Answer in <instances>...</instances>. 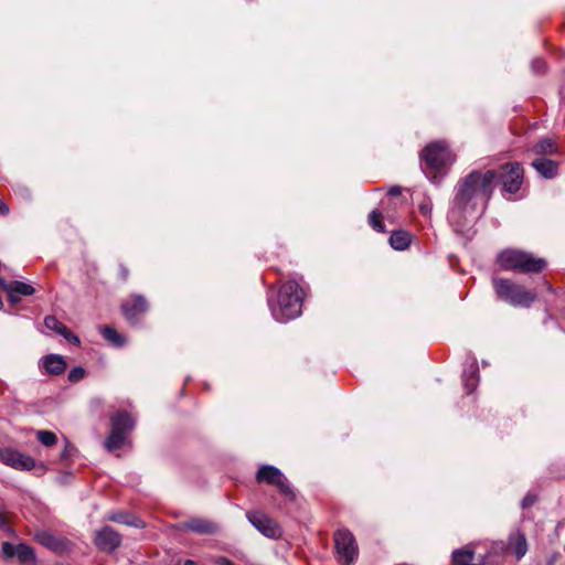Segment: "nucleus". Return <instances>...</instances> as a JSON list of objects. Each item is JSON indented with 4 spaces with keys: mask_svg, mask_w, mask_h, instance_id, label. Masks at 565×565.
Returning a JSON list of instances; mask_svg holds the SVG:
<instances>
[{
    "mask_svg": "<svg viewBox=\"0 0 565 565\" xmlns=\"http://www.w3.org/2000/svg\"><path fill=\"white\" fill-rule=\"evenodd\" d=\"M495 179L493 170H475L459 181L448 212L449 222L459 227L468 217L483 212L494 190Z\"/></svg>",
    "mask_w": 565,
    "mask_h": 565,
    "instance_id": "obj_1",
    "label": "nucleus"
},
{
    "mask_svg": "<svg viewBox=\"0 0 565 565\" xmlns=\"http://www.w3.org/2000/svg\"><path fill=\"white\" fill-rule=\"evenodd\" d=\"M303 289L295 279L288 280L281 286L277 301L268 300L274 319L278 322H287L301 313Z\"/></svg>",
    "mask_w": 565,
    "mask_h": 565,
    "instance_id": "obj_2",
    "label": "nucleus"
},
{
    "mask_svg": "<svg viewBox=\"0 0 565 565\" xmlns=\"http://www.w3.org/2000/svg\"><path fill=\"white\" fill-rule=\"evenodd\" d=\"M497 262L504 270H521L523 273H539L546 266L545 259L535 258L533 255L518 249L501 252Z\"/></svg>",
    "mask_w": 565,
    "mask_h": 565,
    "instance_id": "obj_3",
    "label": "nucleus"
},
{
    "mask_svg": "<svg viewBox=\"0 0 565 565\" xmlns=\"http://www.w3.org/2000/svg\"><path fill=\"white\" fill-rule=\"evenodd\" d=\"M492 284L498 298L513 307L529 308L536 299L534 292L509 279L493 278Z\"/></svg>",
    "mask_w": 565,
    "mask_h": 565,
    "instance_id": "obj_4",
    "label": "nucleus"
},
{
    "mask_svg": "<svg viewBox=\"0 0 565 565\" xmlns=\"http://www.w3.org/2000/svg\"><path fill=\"white\" fill-rule=\"evenodd\" d=\"M111 430L105 441V447L109 450L121 448L126 441V434L135 426L131 416L126 412H118L110 418Z\"/></svg>",
    "mask_w": 565,
    "mask_h": 565,
    "instance_id": "obj_5",
    "label": "nucleus"
},
{
    "mask_svg": "<svg viewBox=\"0 0 565 565\" xmlns=\"http://www.w3.org/2000/svg\"><path fill=\"white\" fill-rule=\"evenodd\" d=\"M424 170L439 171L454 161L451 151L444 141L429 143L422 152Z\"/></svg>",
    "mask_w": 565,
    "mask_h": 565,
    "instance_id": "obj_6",
    "label": "nucleus"
},
{
    "mask_svg": "<svg viewBox=\"0 0 565 565\" xmlns=\"http://www.w3.org/2000/svg\"><path fill=\"white\" fill-rule=\"evenodd\" d=\"M256 480H257V482H264L267 484L275 486L278 489V491L286 498H289V499L295 498L294 490L290 487L287 478L275 466H271V465L260 466L257 471V475H256Z\"/></svg>",
    "mask_w": 565,
    "mask_h": 565,
    "instance_id": "obj_7",
    "label": "nucleus"
},
{
    "mask_svg": "<svg viewBox=\"0 0 565 565\" xmlns=\"http://www.w3.org/2000/svg\"><path fill=\"white\" fill-rule=\"evenodd\" d=\"M334 544L342 564L350 565L356 559L358 545L354 535L349 530H338L334 533Z\"/></svg>",
    "mask_w": 565,
    "mask_h": 565,
    "instance_id": "obj_8",
    "label": "nucleus"
},
{
    "mask_svg": "<svg viewBox=\"0 0 565 565\" xmlns=\"http://www.w3.org/2000/svg\"><path fill=\"white\" fill-rule=\"evenodd\" d=\"M0 461L20 471H28L35 467V461L32 457L12 448L0 449Z\"/></svg>",
    "mask_w": 565,
    "mask_h": 565,
    "instance_id": "obj_9",
    "label": "nucleus"
},
{
    "mask_svg": "<svg viewBox=\"0 0 565 565\" xmlns=\"http://www.w3.org/2000/svg\"><path fill=\"white\" fill-rule=\"evenodd\" d=\"M246 516L248 521L252 523L254 527H256L263 535L276 539L279 537L281 534V530L278 526V524L270 519L268 515L259 512V511H253L247 512Z\"/></svg>",
    "mask_w": 565,
    "mask_h": 565,
    "instance_id": "obj_10",
    "label": "nucleus"
},
{
    "mask_svg": "<svg viewBox=\"0 0 565 565\" xmlns=\"http://www.w3.org/2000/svg\"><path fill=\"white\" fill-rule=\"evenodd\" d=\"M501 181L503 191L510 194L516 193L522 184L523 169L520 163L514 162L502 167Z\"/></svg>",
    "mask_w": 565,
    "mask_h": 565,
    "instance_id": "obj_11",
    "label": "nucleus"
},
{
    "mask_svg": "<svg viewBox=\"0 0 565 565\" xmlns=\"http://www.w3.org/2000/svg\"><path fill=\"white\" fill-rule=\"evenodd\" d=\"M95 544L104 552H114L121 543V536L109 526H105L95 534Z\"/></svg>",
    "mask_w": 565,
    "mask_h": 565,
    "instance_id": "obj_12",
    "label": "nucleus"
},
{
    "mask_svg": "<svg viewBox=\"0 0 565 565\" xmlns=\"http://www.w3.org/2000/svg\"><path fill=\"white\" fill-rule=\"evenodd\" d=\"M148 305L142 296L135 295L131 300H127L121 305L125 318L131 323L137 322L140 315L146 312Z\"/></svg>",
    "mask_w": 565,
    "mask_h": 565,
    "instance_id": "obj_13",
    "label": "nucleus"
},
{
    "mask_svg": "<svg viewBox=\"0 0 565 565\" xmlns=\"http://www.w3.org/2000/svg\"><path fill=\"white\" fill-rule=\"evenodd\" d=\"M2 552L7 557H17L23 564H32L35 561L33 550L25 544L14 545L9 542L2 544Z\"/></svg>",
    "mask_w": 565,
    "mask_h": 565,
    "instance_id": "obj_14",
    "label": "nucleus"
},
{
    "mask_svg": "<svg viewBox=\"0 0 565 565\" xmlns=\"http://www.w3.org/2000/svg\"><path fill=\"white\" fill-rule=\"evenodd\" d=\"M184 529L198 534H214L218 531V525L211 520L202 518H192L184 522Z\"/></svg>",
    "mask_w": 565,
    "mask_h": 565,
    "instance_id": "obj_15",
    "label": "nucleus"
},
{
    "mask_svg": "<svg viewBox=\"0 0 565 565\" xmlns=\"http://www.w3.org/2000/svg\"><path fill=\"white\" fill-rule=\"evenodd\" d=\"M44 326L46 329L52 330L61 335H63L67 341L79 344V339L75 334H73L65 324L58 321L54 316H47L44 319Z\"/></svg>",
    "mask_w": 565,
    "mask_h": 565,
    "instance_id": "obj_16",
    "label": "nucleus"
},
{
    "mask_svg": "<svg viewBox=\"0 0 565 565\" xmlns=\"http://www.w3.org/2000/svg\"><path fill=\"white\" fill-rule=\"evenodd\" d=\"M532 167L537 171V173L545 178V179H552L557 174V164L556 162L540 158L532 162Z\"/></svg>",
    "mask_w": 565,
    "mask_h": 565,
    "instance_id": "obj_17",
    "label": "nucleus"
},
{
    "mask_svg": "<svg viewBox=\"0 0 565 565\" xmlns=\"http://www.w3.org/2000/svg\"><path fill=\"white\" fill-rule=\"evenodd\" d=\"M43 367L47 373L58 375L62 374L66 369V362L61 355L49 354L43 359Z\"/></svg>",
    "mask_w": 565,
    "mask_h": 565,
    "instance_id": "obj_18",
    "label": "nucleus"
},
{
    "mask_svg": "<svg viewBox=\"0 0 565 565\" xmlns=\"http://www.w3.org/2000/svg\"><path fill=\"white\" fill-rule=\"evenodd\" d=\"M0 285L6 291H15L19 296H31L35 292V289L30 284L19 280L6 282L3 279H0Z\"/></svg>",
    "mask_w": 565,
    "mask_h": 565,
    "instance_id": "obj_19",
    "label": "nucleus"
},
{
    "mask_svg": "<svg viewBox=\"0 0 565 565\" xmlns=\"http://www.w3.org/2000/svg\"><path fill=\"white\" fill-rule=\"evenodd\" d=\"M411 244V234L406 231H393L390 236V245L396 250H404Z\"/></svg>",
    "mask_w": 565,
    "mask_h": 565,
    "instance_id": "obj_20",
    "label": "nucleus"
},
{
    "mask_svg": "<svg viewBox=\"0 0 565 565\" xmlns=\"http://www.w3.org/2000/svg\"><path fill=\"white\" fill-rule=\"evenodd\" d=\"M462 381L468 393L475 391L478 384V367L476 363H472L469 369H465L462 374Z\"/></svg>",
    "mask_w": 565,
    "mask_h": 565,
    "instance_id": "obj_21",
    "label": "nucleus"
},
{
    "mask_svg": "<svg viewBox=\"0 0 565 565\" xmlns=\"http://www.w3.org/2000/svg\"><path fill=\"white\" fill-rule=\"evenodd\" d=\"M35 539L40 544L43 546L49 547L52 551H60L61 550V542L50 532L47 531H40L35 534Z\"/></svg>",
    "mask_w": 565,
    "mask_h": 565,
    "instance_id": "obj_22",
    "label": "nucleus"
},
{
    "mask_svg": "<svg viewBox=\"0 0 565 565\" xmlns=\"http://www.w3.org/2000/svg\"><path fill=\"white\" fill-rule=\"evenodd\" d=\"M532 150L536 154L544 156V154H553V153H555L557 148H556V145H555L553 139L546 138V139H542L541 141H539L533 147Z\"/></svg>",
    "mask_w": 565,
    "mask_h": 565,
    "instance_id": "obj_23",
    "label": "nucleus"
},
{
    "mask_svg": "<svg viewBox=\"0 0 565 565\" xmlns=\"http://www.w3.org/2000/svg\"><path fill=\"white\" fill-rule=\"evenodd\" d=\"M108 519L110 521H114V522H117V523L132 525V526H136V527L142 526V524H143L140 519H137L135 516H130V515L125 514L122 512L113 513V514H110L108 516Z\"/></svg>",
    "mask_w": 565,
    "mask_h": 565,
    "instance_id": "obj_24",
    "label": "nucleus"
},
{
    "mask_svg": "<svg viewBox=\"0 0 565 565\" xmlns=\"http://www.w3.org/2000/svg\"><path fill=\"white\" fill-rule=\"evenodd\" d=\"M104 338L115 347H121L125 344V339L115 329L110 327H104L102 329Z\"/></svg>",
    "mask_w": 565,
    "mask_h": 565,
    "instance_id": "obj_25",
    "label": "nucleus"
},
{
    "mask_svg": "<svg viewBox=\"0 0 565 565\" xmlns=\"http://www.w3.org/2000/svg\"><path fill=\"white\" fill-rule=\"evenodd\" d=\"M512 548L518 559L522 558L527 551L526 539L523 534L519 533L512 542Z\"/></svg>",
    "mask_w": 565,
    "mask_h": 565,
    "instance_id": "obj_26",
    "label": "nucleus"
},
{
    "mask_svg": "<svg viewBox=\"0 0 565 565\" xmlns=\"http://www.w3.org/2000/svg\"><path fill=\"white\" fill-rule=\"evenodd\" d=\"M383 215L377 210L372 211L369 214V224L372 226L373 230L380 233H384L385 226L382 223Z\"/></svg>",
    "mask_w": 565,
    "mask_h": 565,
    "instance_id": "obj_27",
    "label": "nucleus"
},
{
    "mask_svg": "<svg viewBox=\"0 0 565 565\" xmlns=\"http://www.w3.org/2000/svg\"><path fill=\"white\" fill-rule=\"evenodd\" d=\"M36 437L39 441L46 447L54 446L57 440L56 435L50 430H39Z\"/></svg>",
    "mask_w": 565,
    "mask_h": 565,
    "instance_id": "obj_28",
    "label": "nucleus"
},
{
    "mask_svg": "<svg viewBox=\"0 0 565 565\" xmlns=\"http://www.w3.org/2000/svg\"><path fill=\"white\" fill-rule=\"evenodd\" d=\"M85 376V370L81 366L72 369L68 373V380L71 382H78Z\"/></svg>",
    "mask_w": 565,
    "mask_h": 565,
    "instance_id": "obj_29",
    "label": "nucleus"
},
{
    "mask_svg": "<svg viewBox=\"0 0 565 565\" xmlns=\"http://www.w3.org/2000/svg\"><path fill=\"white\" fill-rule=\"evenodd\" d=\"M531 67L535 74H542L545 72L546 65L543 60L535 58L532 61Z\"/></svg>",
    "mask_w": 565,
    "mask_h": 565,
    "instance_id": "obj_30",
    "label": "nucleus"
},
{
    "mask_svg": "<svg viewBox=\"0 0 565 565\" xmlns=\"http://www.w3.org/2000/svg\"><path fill=\"white\" fill-rule=\"evenodd\" d=\"M535 501H536V497L534 494H532V493H527L523 498V500L521 502V505H522L523 509H525V508H529V507L533 505L535 503Z\"/></svg>",
    "mask_w": 565,
    "mask_h": 565,
    "instance_id": "obj_31",
    "label": "nucleus"
},
{
    "mask_svg": "<svg viewBox=\"0 0 565 565\" xmlns=\"http://www.w3.org/2000/svg\"><path fill=\"white\" fill-rule=\"evenodd\" d=\"M7 292H8L9 301L11 303L15 305L19 302L20 298L15 291H7Z\"/></svg>",
    "mask_w": 565,
    "mask_h": 565,
    "instance_id": "obj_32",
    "label": "nucleus"
},
{
    "mask_svg": "<svg viewBox=\"0 0 565 565\" xmlns=\"http://www.w3.org/2000/svg\"><path fill=\"white\" fill-rule=\"evenodd\" d=\"M419 209L424 215H429L431 212V206L429 203H422Z\"/></svg>",
    "mask_w": 565,
    "mask_h": 565,
    "instance_id": "obj_33",
    "label": "nucleus"
},
{
    "mask_svg": "<svg viewBox=\"0 0 565 565\" xmlns=\"http://www.w3.org/2000/svg\"><path fill=\"white\" fill-rule=\"evenodd\" d=\"M216 564L217 565H235L231 559L226 558V557H218L216 559Z\"/></svg>",
    "mask_w": 565,
    "mask_h": 565,
    "instance_id": "obj_34",
    "label": "nucleus"
},
{
    "mask_svg": "<svg viewBox=\"0 0 565 565\" xmlns=\"http://www.w3.org/2000/svg\"><path fill=\"white\" fill-rule=\"evenodd\" d=\"M9 213V205L0 200V214L7 215Z\"/></svg>",
    "mask_w": 565,
    "mask_h": 565,
    "instance_id": "obj_35",
    "label": "nucleus"
},
{
    "mask_svg": "<svg viewBox=\"0 0 565 565\" xmlns=\"http://www.w3.org/2000/svg\"><path fill=\"white\" fill-rule=\"evenodd\" d=\"M7 524V515L3 510L0 509V527L6 526Z\"/></svg>",
    "mask_w": 565,
    "mask_h": 565,
    "instance_id": "obj_36",
    "label": "nucleus"
},
{
    "mask_svg": "<svg viewBox=\"0 0 565 565\" xmlns=\"http://www.w3.org/2000/svg\"><path fill=\"white\" fill-rule=\"evenodd\" d=\"M401 193V188L399 186H392L390 190H388V194L390 195H393V196H396Z\"/></svg>",
    "mask_w": 565,
    "mask_h": 565,
    "instance_id": "obj_37",
    "label": "nucleus"
},
{
    "mask_svg": "<svg viewBox=\"0 0 565 565\" xmlns=\"http://www.w3.org/2000/svg\"><path fill=\"white\" fill-rule=\"evenodd\" d=\"M184 565H196V563L194 561H192V559H186L184 562Z\"/></svg>",
    "mask_w": 565,
    "mask_h": 565,
    "instance_id": "obj_38",
    "label": "nucleus"
},
{
    "mask_svg": "<svg viewBox=\"0 0 565 565\" xmlns=\"http://www.w3.org/2000/svg\"><path fill=\"white\" fill-rule=\"evenodd\" d=\"M127 275H128L127 269L122 268V276H124L125 279L127 278Z\"/></svg>",
    "mask_w": 565,
    "mask_h": 565,
    "instance_id": "obj_39",
    "label": "nucleus"
}]
</instances>
